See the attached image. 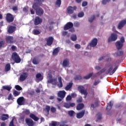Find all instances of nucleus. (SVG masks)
Wrapping results in <instances>:
<instances>
[{
    "label": "nucleus",
    "mask_w": 126,
    "mask_h": 126,
    "mask_svg": "<svg viewBox=\"0 0 126 126\" xmlns=\"http://www.w3.org/2000/svg\"><path fill=\"white\" fill-rule=\"evenodd\" d=\"M73 28V24L70 22L67 23L63 27V30L65 31L69 30V32H74L75 30Z\"/></svg>",
    "instance_id": "1"
},
{
    "label": "nucleus",
    "mask_w": 126,
    "mask_h": 126,
    "mask_svg": "<svg viewBox=\"0 0 126 126\" xmlns=\"http://www.w3.org/2000/svg\"><path fill=\"white\" fill-rule=\"evenodd\" d=\"M12 59L16 63H19L21 62V58L16 52H13L12 54Z\"/></svg>",
    "instance_id": "2"
},
{
    "label": "nucleus",
    "mask_w": 126,
    "mask_h": 126,
    "mask_svg": "<svg viewBox=\"0 0 126 126\" xmlns=\"http://www.w3.org/2000/svg\"><path fill=\"white\" fill-rule=\"evenodd\" d=\"M119 66H116L113 70V65L111 66L106 71V74H110V75H113L114 72H116L117 70L118 69Z\"/></svg>",
    "instance_id": "3"
},
{
    "label": "nucleus",
    "mask_w": 126,
    "mask_h": 126,
    "mask_svg": "<svg viewBox=\"0 0 126 126\" xmlns=\"http://www.w3.org/2000/svg\"><path fill=\"white\" fill-rule=\"evenodd\" d=\"M78 91L83 95H88L87 89H85V88L83 86H79L78 87Z\"/></svg>",
    "instance_id": "4"
},
{
    "label": "nucleus",
    "mask_w": 126,
    "mask_h": 126,
    "mask_svg": "<svg viewBox=\"0 0 126 126\" xmlns=\"http://www.w3.org/2000/svg\"><path fill=\"white\" fill-rule=\"evenodd\" d=\"M44 1H45V0H34V2L32 6V8L38 7V6H40Z\"/></svg>",
    "instance_id": "5"
},
{
    "label": "nucleus",
    "mask_w": 126,
    "mask_h": 126,
    "mask_svg": "<svg viewBox=\"0 0 126 126\" xmlns=\"http://www.w3.org/2000/svg\"><path fill=\"white\" fill-rule=\"evenodd\" d=\"M6 20L8 23H11L14 20V17L10 13H7L6 16Z\"/></svg>",
    "instance_id": "6"
},
{
    "label": "nucleus",
    "mask_w": 126,
    "mask_h": 126,
    "mask_svg": "<svg viewBox=\"0 0 126 126\" xmlns=\"http://www.w3.org/2000/svg\"><path fill=\"white\" fill-rule=\"evenodd\" d=\"M118 39V35L116 33H112L111 36L108 39V43H111V42H114Z\"/></svg>",
    "instance_id": "7"
},
{
    "label": "nucleus",
    "mask_w": 126,
    "mask_h": 126,
    "mask_svg": "<svg viewBox=\"0 0 126 126\" xmlns=\"http://www.w3.org/2000/svg\"><path fill=\"white\" fill-rule=\"evenodd\" d=\"M77 9L76 6H74L73 7L69 6L67 8V12L68 14H72L74 12V10H76Z\"/></svg>",
    "instance_id": "8"
},
{
    "label": "nucleus",
    "mask_w": 126,
    "mask_h": 126,
    "mask_svg": "<svg viewBox=\"0 0 126 126\" xmlns=\"http://www.w3.org/2000/svg\"><path fill=\"white\" fill-rule=\"evenodd\" d=\"M33 9H35L36 14L37 15H39V16H41V15H43L44 14V10L41 7H36L35 8H33Z\"/></svg>",
    "instance_id": "9"
},
{
    "label": "nucleus",
    "mask_w": 126,
    "mask_h": 126,
    "mask_svg": "<svg viewBox=\"0 0 126 126\" xmlns=\"http://www.w3.org/2000/svg\"><path fill=\"white\" fill-rule=\"evenodd\" d=\"M17 103L19 105V106H22L24 105V103H25V98H24V97L21 96L17 99Z\"/></svg>",
    "instance_id": "10"
},
{
    "label": "nucleus",
    "mask_w": 126,
    "mask_h": 126,
    "mask_svg": "<svg viewBox=\"0 0 126 126\" xmlns=\"http://www.w3.org/2000/svg\"><path fill=\"white\" fill-rule=\"evenodd\" d=\"M16 31V26H10L8 27L7 32L9 33V34H11L13 33V32H15Z\"/></svg>",
    "instance_id": "11"
},
{
    "label": "nucleus",
    "mask_w": 126,
    "mask_h": 126,
    "mask_svg": "<svg viewBox=\"0 0 126 126\" xmlns=\"http://www.w3.org/2000/svg\"><path fill=\"white\" fill-rule=\"evenodd\" d=\"M54 42V37L53 36H50L46 39V45L47 46H52Z\"/></svg>",
    "instance_id": "12"
},
{
    "label": "nucleus",
    "mask_w": 126,
    "mask_h": 126,
    "mask_svg": "<svg viewBox=\"0 0 126 126\" xmlns=\"http://www.w3.org/2000/svg\"><path fill=\"white\" fill-rule=\"evenodd\" d=\"M97 44H98V39H97L96 38H94L92 40L89 45L90 47H94L97 46Z\"/></svg>",
    "instance_id": "13"
},
{
    "label": "nucleus",
    "mask_w": 126,
    "mask_h": 126,
    "mask_svg": "<svg viewBox=\"0 0 126 126\" xmlns=\"http://www.w3.org/2000/svg\"><path fill=\"white\" fill-rule=\"evenodd\" d=\"M43 22V20L40 17L36 16L34 19V25H39V24H41V23Z\"/></svg>",
    "instance_id": "14"
},
{
    "label": "nucleus",
    "mask_w": 126,
    "mask_h": 126,
    "mask_svg": "<svg viewBox=\"0 0 126 126\" xmlns=\"http://www.w3.org/2000/svg\"><path fill=\"white\" fill-rule=\"evenodd\" d=\"M126 24V19L125 20H123L121 21H120L118 24V29H122L125 25Z\"/></svg>",
    "instance_id": "15"
},
{
    "label": "nucleus",
    "mask_w": 126,
    "mask_h": 126,
    "mask_svg": "<svg viewBox=\"0 0 126 126\" xmlns=\"http://www.w3.org/2000/svg\"><path fill=\"white\" fill-rule=\"evenodd\" d=\"M28 77V73H23L20 76V81H24Z\"/></svg>",
    "instance_id": "16"
},
{
    "label": "nucleus",
    "mask_w": 126,
    "mask_h": 126,
    "mask_svg": "<svg viewBox=\"0 0 126 126\" xmlns=\"http://www.w3.org/2000/svg\"><path fill=\"white\" fill-rule=\"evenodd\" d=\"M26 123L28 126H34V122H33V120L30 118H27L26 119Z\"/></svg>",
    "instance_id": "17"
},
{
    "label": "nucleus",
    "mask_w": 126,
    "mask_h": 126,
    "mask_svg": "<svg viewBox=\"0 0 126 126\" xmlns=\"http://www.w3.org/2000/svg\"><path fill=\"white\" fill-rule=\"evenodd\" d=\"M84 115H85V110H82L81 112L77 113V119H81L83 118Z\"/></svg>",
    "instance_id": "18"
},
{
    "label": "nucleus",
    "mask_w": 126,
    "mask_h": 126,
    "mask_svg": "<svg viewBox=\"0 0 126 126\" xmlns=\"http://www.w3.org/2000/svg\"><path fill=\"white\" fill-rule=\"evenodd\" d=\"M115 45L117 50H121V49L123 48V46H124V43H121L120 41H118L116 42Z\"/></svg>",
    "instance_id": "19"
},
{
    "label": "nucleus",
    "mask_w": 126,
    "mask_h": 126,
    "mask_svg": "<svg viewBox=\"0 0 126 126\" xmlns=\"http://www.w3.org/2000/svg\"><path fill=\"white\" fill-rule=\"evenodd\" d=\"M10 89H11V87L9 86H3L2 87V89L0 90V95H1V93L3 90H7V91H10Z\"/></svg>",
    "instance_id": "20"
},
{
    "label": "nucleus",
    "mask_w": 126,
    "mask_h": 126,
    "mask_svg": "<svg viewBox=\"0 0 126 126\" xmlns=\"http://www.w3.org/2000/svg\"><path fill=\"white\" fill-rule=\"evenodd\" d=\"M51 110V107L49 105H46L45 108H43V112H45L47 114V116L50 115V110Z\"/></svg>",
    "instance_id": "21"
},
{
    "label": "nucleus",
    "mask_w": 126,
    "mask_h": 126,
    "mask_svg": "<svg viewBox=\"0 0 126 126\" xmlns=\"http://www.w3.org/2000/svg\"><path fill=\"white\" fill-rule=\"evenodd\" d=\"M6 41L9 44L13 43V36H8L6 37Z\"/></svg>",
    "instance_id": "22"
},
{
    "label": "nucleus",
    "mask_w": 126,
    "mask_h": 126,
    "mask_svg": "<svg viewBox=\"0 0 126 126\" xmlns=\"http://www.w3.org/2000/svg\"><path fill=\"white\" fill-rule=\"evenodd\" d=\"M30 118H31V119H32V120H34L35 122H37V121H39V118H38L33 113H31L30 115Z\"/></svg>",
    "instance_id": "23"
},
{
    "label": "nucleus",
    "mask_w": 126,
    "mask_h": 126,
    "mask_svg": "<svg viewBox=\"0 0 126 126\" xmlns=\"http://www.w3.org/2000/svg\"><path fill=\"white\" fill-rule=\"evenodd\" d=\"M113 105H114V102H113V101H110L109 103L107 104V105L106 107L107 111H110V110L112 109V107H113Z\"/></svg>",
    "instance_id": "24"
},
{
    "label": "nucleus",
    "mask_w": 126,
    "mask_h": 126,
    "mask_svg": "<svg viewBox=\"0 0 126 126\" xmlns=\"http://www.w3.org/2000/svg\"><path fill=\"white\" fill-rule=\"evenodd\" d=\"M84 108V104L79 103L77 105L76 107V110H77V111H80V110H82Z\"/></svg>",
    "instance_id": "25"
},
{
    "label": "nucleus",
    "mask_w": 126,
    "mask_h": 126,
    "mask_svg": "<svg viewBox=\"0 0 126 126\" xmlns=\"http://www.w3.org/2000/svg\"><path fill=\"white\" fill-rule=\"evenodd\" d=\"M68 64H69V61L68 59H65L63 60V65L64 67H66V66H68Z\"/></svg>",
    "instance_id": "26"
},
{
    "label": "nucleus",
    "mask_w": 126,
    "mask_h": 126,
    "mask_svg": "<svg viewBox=\"0 0 126 126\" xmlns=\"http://www.w3.org/2000/svg\"><path fill=\"white\" fill-rule=\"evenodd\" d=\"M60 47H57L55 48L53 52V56H57L58 54H59V52H60Z\"/></svg>",
    "instance_id": "27"
},
{
    "label": "nucleus",
    "mask_w": 126,
    "mask_h": 126,
    "mask_svg": "<svg viewBox=\"0 0 126 126\" xmlns=\"http://www.w3.org/2000/svg\"><path fill=\"white\" fill-rule=\"evenodd\" d=\"M10 68H11L10 64L9 63H8L6 64L5 66L4 71L5 72L9 71V70L10 69Z\"/></svg>",
    "instance_id": "28"
},
{
    "label": "nucleus",
    "mask_w": 126,
    "mask_h": 126,
    "mask_svg": "<svg viewBox=\"0 0 126 126\" xmlns=\"http://www.w3.org/2000/svg\"><path fill=\"white\" fill-rule=\"evenodd\" d=\"M9 118L8 114H2L1 116V121H6Z\"/></svg>",
    "instance_id": "29"
},
{
    "label": "nucleus",
    "mask_w": 126,
    "mask_h": 126,
    "mask_svg": "<svg viewBox=\"0 0 126 126\" xmlns=\"http://www.w3.org/2000/svg\"><path fill=\"white\" fill-rule=\"evenodd\" d=\"M58 81L59 84L58 85V86L60 88H62V87H63V81H62V77H59L58 78Z\"/></svg>",
    "instance_id": "30"
},
{
    "label": "nucleus",
    "mask_w": 126,
    "mask_h": 126,
    "mask_svg": "<svg viewBox=\"0 0 126 126\" xmlns=\"http://www.w3.org/2000/svg\"><path fill=\"white\" fill-rule=\"evenodd\" d=\"M73 85V83H72V82L69 83V84L66 86V87L65 88V90L68 91V90H70V88H71V87H72Z\"/></svg>",
    "instance_id": "31"
},
{
    "label": "nucleus",
    "mask_w": 126,
    "mask_h": 126,
    "mask_svg": "<svg viewBox=\"0 0 126 126\" xmlns=\"http://www.w3.org/2000/svg\"><path fill=\"white\" fill-rule=\"evenodd\" d=\"M117 57H122L124 55V51L118 50L116 53Z\"/></svg>",
    "instance_id": "32"
},
{
    "label": "nucleus",
    "mask_w": 126,
    "mask_h": 126,
    "mask_svg": "<svg viewBox=\"0 0 126 126\" xmlns=\"http://www.w3.org/2000/svg\"><path fill=\"white\" fill-rule=\"evenodd\" d=\"M65 95H58V97L57 98L58 101L59 102H62V100L63 98H64Z\"/></svg>",
    "instance_id": "33"
},
{
    "label": "nucleus",
    "mask_w": 126,
    "mask_h": 126,
    "mask_svg": "<svg viewBox=\"0 0 126 126\" xmlns=\"http://www.w3.org/2000/svg\"><path fill=\"white\" fill-rule=\"evenodd\" d=\"M53 24H55V22H51L49 23L50 26L49 27V31H52L54 29V26H53Z\"/></svg>",
    "instance_id": "34"
},
{
    "label": "nucleus",
    "mask_w": 126,
    "mask_h": 126,
    "mask_svg": "<svg viewBox=\"0 0 126 126\" xmlns=\"http://www.w3.org/2000/svg\"><path fill=\"white\" fill-rule=\"evenodd\" d=\"M61 4H62V0H57L55 5H56L57 7H60Z\"/></svg>",
    "instance_id": "35"
},
{
    "label": "nucleus",
    "mask_w": 126,
    "mask_h": 126,
    "mask_svg": "<svg viewBox=\"0 0 126 126\" xmlns=\"http://www.w3.org/2000/svg\"><path fill=\"white\" fill-rule=\"evenodd\" d=\"M36 78H37V79H39V80H43V77H42V74L41 73H38L36 74Z\"/></svg>",
    "instance_id": "36"
},
{
    "label": "nucleus",
    "mask_w": 126,
    "mask_h": 126,
    "mask_svg": "<svg viewBox=\"0 0 126 126\" xmlns=\"http://www.w3.org/2000/svg\"><path fill=\"white\" fill-rule=\"evenodd\" d=\"M70 39L73 42H75V41H76V40H77V37L76 36V35L73 34L71 35Z\"/></svg>",
    "instance_id": "37"
},
{
    "label": "nucleus",
    "mask_w": 126,
    "mask_h": 126,
    "mask_svg": "<svg viewBox=\"0 0 126 126\" xmlns=\"http://www.w3.org/2000/svg\"><path fill=\"white\" fill-rule=\"evenodd\" d=\"M32 33L34 35H39V34L41 33V32L38 30H33Z\"/></svg>",
    "instance_id": "38"
},
{
    "label": "nucleus",
    "mask_w": 126,
    "mask_h": 126,
    "mask_svg": "<svg viewBox=\"0 0 126 126\" xmlns=\"http://www.w3.org/2000/svg\"><path fill=\"white\" fill-rule=\"evenodd\" d=\"M105 71H106V68H104L100 71L97 72L96 73V75H101V74H102L103 72H105Z\"/></svg>",
    "instance_id": "39"
},
{
    "label": "nucleus",
    "mask_w": 126,
    "mask_h": 126,
    "mask_svg": "<svg viewBox=\"0 0 126 126\" xmlns=\"http://www.w3.org/2000/svg\"><path fill=\"white\" fill-rule=\"evenodd\" d=\"M92 75H93V73H90L88 75L84 76V79H89V78L92 77Z\"/></svg>",
    "instance_id": "40"
},
{
    "label": "nucleus",
    "mask_w": 126,
    "mask_h": 126,
    "mask_svg": "<svg viewBox=\"0 0 126 126\" xmlns=\"http://www.w3.org/2000/svg\"><path fill=\"white\" fill-rule=\"evenodd\" d=\"M74 111L73 110H69L68 112V114L69 115V117H73L74 115Z\"/></svg>",
    "instance_id": "41"
},
{
    "label": "nucleus",
    "mask_w": 126,
    "mask_h": 126,
    "mask_svg": "<svg viewBox=\"0 0 126 126\" xmlns=\"http://www.w3.org/2000/svg\"><path fill=\"white\" fill-rule=\"evenodd\" d=\"M66 93L64 91H60L58 92V95H65Z\"/></svg>",
    "instance_id": "42"
},
{
    "label": "nucleus",
    "mask_w": 126,
    "mask_h": 126,
    "mask_svg": "<svg viewBox=\"0 0 126 126\" xmlns=\"http://www.w3.org/2000/svg\"><path fill=\"white\" fill-rule=\"evenodd\" d=\"M63 106L64 108H66V109H69V108H70L69 103H64Z\"/></svg>",
    "instance_id": "43"
},
{
    "label": "nucleus",
    "mask_w": 126,
    "mask_h": 126,
    "mask_svg": "<svg viewBox=\"0 0 126 126\" xmlns=\"http://www.w3.org/2000/svg\"><path fill=\"white\" fill-rule=\"evenodd\" d=\"M95 19V15L92 16L91 18H89V22H93V20Z\"/></svg>",
    "instance_id": "44"
},
{
    "label": "nucleus",
    "mask_w": 126,
    "mask_h": 126,
    "mask_svg": "<svg viewBox=\"0 0 126 126\" xmlns=\"http://www.w3.org/2000/svg\"><path fill=\"white\" fill-rule=\"evenodd\" d=\"M15 88V89H16V90H18V91L22 90V88H21V87H20V86L19 85H16Z\"/></svg>",
    "instance_id": "45"
},
{
    "label": "nucleus",
    "mask_w": 126,
    "mask_h": 126,
    "mask_svg": "<svg viewBox=\"0 0 126 126\" xmlns=\"http://www.w3.org/2000/svg\"><path fill=\"white\" fill-rule=\"evenodd\" d=\"M102 120V114L98 113L97 114V120L100 121Z\"/></svg>",
    "instance_id": "46"
},
{
    "label": "nucleus",
    "mask_w": 126,
    "mask_h": 126,
    "mask_svg": "<svg viewBox=\"0 0 126 126\" xmlns=\"http://www.w3.org/2000/svg\"><path fill=\"white\" fill-rule=\"evenodd\" d=\"M65 124H66V122L63 121V122L61 123L59 126H68V125H65Z\"/></svg>",
    "instance_id": "47"
},
{
    "label": "nucleus",
    "mask_w": 126,
    "mask_h": 126,
    "mask_svg": "<svg viewBox=\"0 0 126 126\" xmlns=\"http://www.w3.org/2000/svg\"><path fill=\"white\" fill-rule=\"evenodd\" d=\"M24 114H25V115H27V116H28V115H30V110H29V109H26L24 111Z\"/></svg>",
    "instance_id": "48"
},
{
    "label": "nucleus",
    "mask_w": 126,
    "mask_h": 126,
    "mask_svg": "<svg viewBox=\"0 0 126 126\" xmlns=\"http://www.w3.org/2000/svg\"><path fill=\"white\" fill-rule=\"evenodd\" d=\"M51 113H53V114L56 113L57 112V109L55 107H51L50 108Z\"/></svg>",
    "instance_id": "49"
},
{
    "label": "nucleus",
    "mask_w": 126,
    "mask_h": 126,
    "mask_svg": "<svg viewBox=\"0 0 126 126\" xmlns=\"http://www.w3.org/2000/svg\"><path fill=\"white\" fill-rule=\"evenodd\" d=\"M84 16V13L81 12L78 14V17H83Z\"/></svg>",
    "instance_id": "50"
},
{
    "label": "nucleus",
    "mask_w": 126,
    "mask_h": 126,
    "mask_svg": "<svg viewBox=\"0 0 126 126\" xmlns=\"http://www.w3.org/2000/svg\"><path fill=\"white\" fill-rule=\"evenodd\" d=\"M57 79H50L48 81V83H53V82H55Z\"/></svg>",
    "instance_id": "51"
},
{
    "label": "nucleus",
    "mask_w": 126,
    "mask_h": 126,
    "mask_svg": "<svg viewBox=\"0 0 126 126\" xmlns=\"http://www.w3.org/2000/svg\"><path fill=\"white\" fill-rule=\"evenodd\" d=\"M11 49L12 51L14 52L17 50V47L14 45H12L11 47Z\"/></svg>",
    "instance_id": "52"
},
{
    "label": "nucleus",
    "mask_w": 126,
    "mask_h": 126,
    "mask_svg": "<svg viewBox=\"0 0 126 126\" xmlns=\"http://www.w3.org/2000/svg\"><path fill=\"white\" fill-rule=\"evenodd\" d=\"M75 79L76 80H81V79H82V77L80 75H78L75 77Z\"/></svg>",
    "instance_id": "53"
},
{
    "label": "nucleus",
    "mask_w": 126,
    "mask_h": 126,
    "mask_svg": "<svg viewBox=\"0 0 126 126\" xmlns=\"http://www.w3.org/2000/svg\"><path fill=\"white\" fill-rule=\"evenodd\" d=\"M87 4H88V2H87V1H83L82 3V6H83V7H84V6H86Z\"/></svg>",
    "instance_id": "54"
},
{
    "label": "nucleus",
    "mask_w": 126,
    "mask_h": 126,
    "mask_svg": "<svg viewBox=\"0 0 126 126\" xmlns=\"http://www.w3.org/2000/svg\"><path fill=\"white\" fill-rule=\"evenodd\" d=\"M20 94V92L17 91H14L13 92V95H19Z\"/></svg>",
    "instance_id": "55"
},
{
    "label": "nucleus",
    "mask_w": 126,
    "mask_h": 126,
    "mask_svg": "<svg viewBox=\"0 0 126 126\" xmlns=\"http://www.w3.org/2000/svg\"><path fill=\"white\" fill-rule=\"evenodd\" d=\"M2 46H4V41L2 40L0 41V49L2 47Z\"/></svg>",
    "instance_id": "56"
},
{
    "label": "nucleus",
    "mask_w": 126,
    "mask_h": 126,
    "mask_svg": "<svg viewBox=\"0 0 126 126\" xmlns=\"http://www.w3.org/2000/svg\"><path fill=\"white\" fill-rule=\"evenodd\" d=\"M32 63H33V64H38V62H37V60L35 58H34L32 60Z\"/></svg>",
    "instance_id": "57"
},
{
    "label": "nucleus",
    "mask_w": 126,
    "mask_h": 126,
    "mask_svg": "<svg viewBox=\"0 0 126 126\" xmlns=\"http://www.w3.org/2000/svg\"><path fill=\"white\" fill-rule=\"evenodd\" d=\"M72 97H71L70 95H67L66 98V101H70V100H71Z\"/></svg>",
    "instance_id": "58"
},
{
    "label": "nucleus",
    "mask_w": 126,
    "mask_h": 126,
    "mask_svg": "<svg viewBox=\"0 0 126 126\" xmlns=\"http://www.w3.org/2000/svg\"><path fill=\"white\" fill-rule=\"evenodd\" d=\"M13 121H14V119H13L11 122H10V124H9V126H14V124L13 123Z\"/></svg>",
    "instance_id": "59"
},
{
    "label": "nucleus",
    "mask_w": 126,
    "mask_h": 126,
    "mask_svg": "<svg viewBox=\"0 0 126 126\" xmlns=\"http://www.w3.org/2000/svg\"><path fill=\"white\" fill-rule=\"evenodd\" d=\"M77 103H81L82 102V97H80L77 100Z\"/></svg>",
    "instance_id": "60"
},
{
    "label": "nucleus",
    "mask_w": 126,
    "mask_h": 126,
    "mask_svg": "<svg viewBox=\"0 0 126 126\" xmlns=\"http://www.w3.org/2000/svg\"><path fill=\"white\" fill-rule=\"evenodd\" d=\"M75 27H78L79 26V23L76 22L74 23Z\"/></svg>",
    "instance_id": "61"
},
{
    "label": "nucleus",
    "mask_w": 126,
    "mask_h": 126,
    "mask_svg": "<svg viewBox=\"0 0 126 126\" xmlns=\"http://www.w3.org/2000/svg\"><path fill=\"white\" fill-rule=\"evenodd\" d=\"M120 41L121 43H122V44H123V43H125V37H122L120 39Z\"/></svg>",
    "instance_id": "62"
},
{
    "label": "nucleus",
    "mask_w": 126,
    "mask_h": 126,
    "mask_svg": "<svg viewBox=\"0 0 126 126\" xmlns=\"http://www.w3.org/2000/svg\"><path fill=\"white\" fill-rule=\"evenodd\" d=\"M75 48L76 49H80V45L78 44H76V45H75Z\"/></svg>",
    "instance_id": "63"
},
{
    "label": "nucleus",
    "mask_w": 126,
    "mask_h": 126,
    "mask_svg": "<svg viewBox=\"0 0 126 126\" xmlns=\"http://www.w3.org/2000/svg\"><path fill=\"white\" fill-rule=\"evenodd\" d=\"M95 69H96V70H100V69H101V67L96 65L95 66Z\"/></svg>",
    "instance_id": "64"
}]
</instances>
